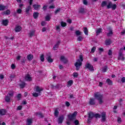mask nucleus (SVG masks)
Masks as SVG:
<instances>
[{
    "instance_id": "nucleus-1",
    "label": "nucleus",
    "mask_w": 125,
    "mask_h": 125,
    "mask_svg": "<svg viewBox=\"0 0 125 125\" xmlns=\"http://www.w3.org/2000/svg\"><path fill=\"white\" fill-rule=\"evenodd\" d=\"M80 59L77 60V62H75L74 66L76 68V71H79L83 65V55H80L79 56Z\"/></svg>"
},
{
    "instance_id": "nucleus-2",
    "label": "nucleus",
    "mask_w": 125,
    "mask_h": 125,
    "mask_svg": "<svg viewBox=\"0 0 125 125\" xmlns=\"http://www.w3.org/2000/svg\"><path fill=\"white\" fill-rule=\"evenodd\" d=\"M94 97L95 99H96L99 101V105H102L104 101H103V95L101 94L100 92H97L94 93Z\"/></svg>"
},
{
    "instance_id": "nucleus-3",
    "label": "nucleus",
    "mask_w": 125,
    "mask_h": 125,
    "mask_svg": "<svg viewBox=\"0 0 125 125\" xmlns=\"http://www.w3.org/2000/svg\"><path fill=\"white\" fill-rule=\"evenodd\" d=\"M77 115H78V112L77 111H74L72 114H68L67 115V119L69 120V121H73L76 119V117H77Z\"/></svg>"
},
{
    "instance_id": "nucleus-4",
    "label": "nucleus",
    "mask_w": 125,
    "mask_h": 125,
    "mask_svg": "<svg viewBox=\"0 0 125 125\" xmlns=\"http://www.w3.org/2000/svg\"><path fill=\"white\" fill-rule=\"evenodd\" d=\"M85 69H88L91 72L94 71V68L93 65H91L90 63H86L85 65Z\"/></svg>"
},
{
    "instance_id": "nucleus-5",
    "label": "nucleus",
    "mask_w": 125,
    "mask_h": 125,
    "mask_svg": "<svg viewBox=\"0 0 125 125\" xmlns=\"http://www.w3.org/2000/svg\"><path fill=\"white\" fill-rule=\"evenodd\" d=\"M35 91L39 94V95H41V93L42 91H43V88L42 87H40L39 86H37L36 87Z\"/></svg>"
},
{
    "instance_id": "nucleus-6",
    "label": "nucleus",
    "mask_w": 125,
    "mask_h": 125,
    "mask_svg": "<svg viewBox=\"0 0 125 125\" xmlns=\"http://www.w3.org/2000/svg\"><path fill=\"white\" fill-rule=\"evenodd\" d=\"M88 103L90 106H93L94 105H95L96 103L95 102V99L90 98Z\"/></svg>"
},
{
    "instance_id": "nucleus-7",
    "label": "nucleus",
    "mask_w": 125,
    "mask_h": 125,
    "mask_svg": "<svg viewBox=\"0 0 125 125\" xmlns=\"http://www.w3.org/2000/svg\"><path fill=\"white\" fill-rule=\"evenodd\" d=\"M64 121V115H62L59 116L58 121V124H61L63 123V121Z\"/></svg>"
},
{
    "instance_id": "nucleus-8",
    "label": "nucleus",
    "mask_w": 125,
    "mask_h": 125,
    "mask_svg": "<svg viewBox=\"0 0 125 125\" xmlns=\"http://www.w3.org/2000/svg\"><path fill=\"white\" fill-rule=\"evenodd\" d=\"M25 80L27 82H32V81H33V78H32L30 74H27L25 75Z\"/></svg>"
},
{
    "instance_id": "nucleus-9",
    "label": "nucleus",
    "mask_w": 125,
    "mask_h": 125,
    "mask_svg": "<svg viewBox=\"0 0 125 125\" xmlns=\"http://www.w3.org/2000/svg\"><path fill=\"white\" fill-rule=\"evenodd\" d=\"M106 112H102L101 117H102V122H106Z\"/></svg>"
},
{
    "instance_id": "nucleus-10",
    "label": "nucleus",
    "mask_w": 125,
    "mask_h": 125,
    "mask_svg": "<svg viewBox=\"0 0 125 125\" xmlns=\"http://www.w3.org/2000/svg\"><path fill=\"white\" fill-rule=\"evenodd\" d=\"M20 82H21V83H19V85L20 88H21V89H23V88H24V87L26 86V83H25V82L21 81V80H20Z\"/></svg>"
},
{
    "instance_id": "nucleus-11",
    "label": "nucleus",
    "mask_w": 125,
    "mask_h": 125,
    "mask_svg": "<svg viewBox=\"0 0 125 125\" xmlns=\"http://www.w3.org/2000/svg\"><path fill=\"white\" fill-rule=\"evenodd\" d=\"M7 111L5 109H0V116H5L6 114Z\"/></svg>"
},
{
    "instance_id": "nucleus-12",
    "label": "nucleus",
    "mask_w": 125,
    "mask_h": 125,
    "mask_svg": "<svg viewBox=\"0 0 125 125\" xmlns=\"http://www.w3.org/2000/svg\"><path fill=\"white\" fill-rule=\"evenodd\" d=\"M47 57L46 58L47 61H48V63H52L53 62V59L51 58V55H49L47 56Z\"/></svg>"
},
{
    "instance_id": "nucleus-13",
    "label": "nucleus",
    "mask_w": 125,
    "mask_h": 125,
    "mask_svg": "<svg viewBox=\"0 0 125 125\" xmlns=\"http://www.w3.org/2000/svg\"><path fill=\"white\" fill-rule=\"evenodd\" d=\"M35 34H36V30H31L30 33H28V36L29 38H32V37H34V36H35Z\"/></svg>"
},
{
    "instance_id": "nucleus-14",
    "label": "nucleus",
    "mask_w": 125,
    "mask_h": 125,
    "mask_svg": "<svg viewBox=\"0 0 125 125\" xmlns=\"http://www.w3.org/2000/svg\"><path fill=\"white\" fill-rule=\"evenodd\" d=\"M8 23H9V21L7 19L3 20L2 21V24L3 26H7V25H8Z\"/></svg>"
},
{
    "instance_id": "nucleus-15",
    "label": "nucleus",
    "mask_w": 125,
    "mask_h": 125,
    "mask_svg": "<svg viewBox=\"0 0 125 125\" xmlns=\"http://www.w3.org/2000/svg\"><path fill=\"white\" fill-rule=\"evenodd\" d=\"M33 124V119L28 118L26 120V125H31Z\"/></svg>"
},
{
    "instance_id": "nucleus-16",
    "label": "nucleus",
    "mask_w": 125,
    "mask_h": 125,
    "mask_svg": "<svg viewBox=\"0 0 125 125\" xmlns=\"http://www.w3.org/2000/svg\"><path fill=\"white\" fill-rule=\"evenodd\" d=\"M33 6L35 10H39V9L41 8V5H38V4H35L33 5Z\"/></svg>"
},
{
    "instance_id": "nucleus-17",
    "label": "nucleus",
    "mask_w": 125,
    "mask_h": 125,
    "mask_svg": "<svg viewBox=\"0 0 125 125\" xmlns=\"http://www.w3.org/2000/svg\"><path fill=\"white\" fill-rule=\"evenodd\" d=\"M88 118L91 119H93L94 117V113L92 111L88 112Z\"/></svg>"
},
{
    "instance_id": "nucleus-18",
    "label": "nucleus",
    "mask_w": 125,
    "mask_h": 125,
    "mask_svg": "<svg viewBox=\"0 0 125 125\" xmlns=\"http://www.w3.org/2000/svg\"><path fill=\"white\" fill-rule=\"evenodd\" d=\"M59 44H60V42L58 41L56 44L53 46V49L54 50H56V48L59 47Z\"/></svg>"
},
{
    "instance_id": "nucleus-19",
    "label": "nucleus",
    "mask_w": 125,
    "mask_h": 125,
    "mask_svg": "<svg viewBox=\"0 0 125 125\" xmlns=\"http://www.w3.org/2000/svg\"><path fill=\"white\" fill-rule=\"evenodd\" d=\"M112 43V41H111V39L106 40L105 41V45H110Z\"/></svg>"
},
{
    "instance_id": "nucleus-20",
    "label": "nucleus",
    "mask_w": 125,
    "mask_h": 125,
    "mask_svg": "<svg viewBox=\"0 0 125 125\" xmlns=\"http://www.w3.org/2000/svg\"><path fill=\"white\" fill-rule=\"evenodd\" d=\"M21 30H22V28L20 26H16L15 28V31L18 33V32H21Z\"/></svg>"
},
{
    "instance_id": "nucleus-21",
    "label": "nucleus",
    "mask_w": 125,
    "mask_h": 125,
    "mask_svg": "<svg viewBox=\"0 0 125 125\" xmlns=\"http://www.w3.org/2000/svg\"><path fill=\"white\" fill-rule=\"evenodd\" d=\"M106 82L107 83V84H108V85H113V82L112 81V80H111V79L109 78L107 79Z\"/></svg>"
},
{
    "instance_id": "nucleus-22",
    "label": "nucleus",
    "mask_w": 125,
    "mask_h": 125,
    "mask_svg": "<svg viewBox=\"0 0 125 125\" xmlns=\"http://www.w3.org/2000/svg\"><path fill=\"white\" fill-rule=\"evenodd\" d=\"M34 58V56L32 54H29L27 56V59L28 61H31Z\"/></svg>"
},
{
    "instance_id": "nucleus-23",
    "label": "nucleus",
    "mask_w": 125,
    "mask_h": 125,
    "mask_svg": "<svg viewBox=\"0 0 125 125\" xmlns=\"http://www.w3.org/2000/svg\"><path fill=\"white\" fill-rule=\"evenodd\" d=\"M31 6L28 5L25 9V12H26V14H29V11H30V10H31Z\"/></svg>"
},
{
    "instance_id": "nucleus-24",
    "label": "nucleus",
    "mask_w": 125,
    "mask_h": 125,
    "mask_svg": "<svg viewBox=\"0 0 125 125\" xmlns=\"http://www.w3.org/2000/svg\"><path fill=\"white\" fill-rule=\"evenodd\" d=\"M61 60H62L63 62V63H64V64H66V63L68 62V61L65 59V57L64 56H61Z\"/></svg>"
},
{
    "instance_id": "nucleus-25",
    "label": "nucleus",
    "mask_w": 125,
    "mask_h": 125,
    "mask_svg": "<svg viewBox=\"0 0 125 125\" xmlns=\"http://www.w3.org/2000/svg\"><path fill=\"white\" fill-rule=\"evenodd\" d=\"M37 116H38L39 118H43L44 116L42 112H37L36 113Z\"/></svg>"
},
{
    "instance_id": "nucleus-26",
    "label": "nucleus",
    "mask_w": 125,
    "mask_h": 125,
    "mask_svg": "<svg viewBox=\"0 0 125 125\" xmlns=\"http://www.w3.org/2000/svg\"><path fill=\"white\" fill-rule=\"evenodd\" d=\"M107 70H108V66L107 65H105L103 67L102 72L103 73H106V72H107Z\"/></svg>"
},
{
    "instance_id": "nucleus-27",
    "label": "nucleus",
    "mask_w": 125,
    "mask_h": 125,
    "mask_svg": "<svg viewBox=\"0 0 125 125\" xmlns=\"http://www.w3.org/2000/svg\"><path fill=\"white\" fill-rule=\"evenodd\" d=\"M39 17V13L38 12H34L33 13V18L34 19H37Z\"/></svg>"
},
{
    "instance_id": "nucleus-28",
    "label": "nucleus",
    "mask_w": 125,
    "mask_h": 125,
    "mask_svg": "<svg viewBox=\"0 0 125 125\" xmlns=\"http://www.w3.org/2000/svg\"><path fill=\"white\" fill-rule=\"evenodd\" d=\"M21 63L22 66H25V64L26 63V59L25 58L22 59Z\"/></svg>"
},
{
    "instance_id": "nucleus-29",
    "label": "nucleus",
    "mask_w": 125,
    "mask_h": 125,
    "mask_svg": "<svg viewBox=\"0 0 125 125\" xmlns=\"http://www.w3.org/2000/svg\"><path fill=\"white\" fill-rule=\"evenodd\" d=\"M73 80H69L67 82V86L68 87H70L73 84Z\"/></svg>"
},
{
    "instance_id": "nucleus-30",
    "label": "nucleus",
    "mask_w": 125,
    "mask_h": 125,
    "mask_svg": "<svg viewBox=\"0 0 125 125\" xmlns=\"http://www.w3.org/2000/svg\"><path fill=\"white\" fill-rule=\"evenodd\" d=\"M102 31V29L101 28H99L98 30H97L96 31V36H99V34L100 33H101Z\"/></svg>"
},
{
    "instance_id": "nucleus-31",
    "label": "nucleus",
    "mask_w": 125,
    "mask_h": 125,
    "mask_svg": "<svg viewBox=\"0 0 125 125\" xmlns=\"http://www.w3.org/2000/svg\"><path fill=\"white\" fill-rule=\"evenodd\" d=\"M113 5V4H112L111 2H109L108 4V5L106 6V8H107V9H110V8H112V5Z\"/></svg>"
},
{
    "instance_id": "nucleus-32",
    "label": "nucleus",
    "mask_w": 125,
    "mask_h": 125,
    "mask_svg": "<svg viewBox=\"0 0 125 125\" xmlns=\"http://www.w3.org/2000/svg\"><path fill=\"white\" fill-rule=\"evenodd\" d=\"M84 33L86 36L88 35V30H87V28L84 27Z\"/></svg>"
},
{
    "instance_id": "nucleus-33",
    "label": "nucleus",
    "mask_w": 125,
    "mask_h": 125,
    "mask_svg": "<svg viewBox=\"0 0 125 125\" xmlns=\"http://www.w3.org/2000/svg\"><path fill=\"white\" fill-rule=\"evenodd\" d=\"M5 100L6 101V102H10V97L8 96H6L5 98Z\"/></svg>"
},
{
    "instance_id": "nucleus-34",
    "label": "nucleus",
    "mask_w": 125,
    "mask_h": 125,
    "mask_svg": "<svg viewBox=\"0 0 125 125\" xmlns=\"http://www.w3.org/2000/svg\"><path fill=\"white\" fill-rule=\"evenodd\" d=\"M112 35H113V30H112V29H110L109 30V32L107 33V37H111Z\"/></svg>"
},
{
    "instance_id": "nucleus-35",
    "label": "nucleus",
    "mask_w": 125,
    "mask_h": 125,
    "mask_svg": "<svg viewBox=\"0 0 125 125\" xmlns=\"http://www.w3.org/2000/svg\"><path fill=\"white\" fill-rule=\"evenodd\" d=\"M94 117H95L96 119H97L98 118H99V119H100V118H101V115L99 113H96L94 114Z\"/></svg>"
},
{
    "instance_id": "nucleus-36",
    "label": "nucleus",
    "mask_w": 125,
    "mask_h": 125,
    "mask_svg": "<svg viewBox=\"0 0 125 125\" xmlns=\"http://www.w3.org/2000/svg\"><path fill=\"white\" fill-rule=\"evenodd\" d=\"M40 60L42 62H44V55L42 54L40 57Z\"/></svg>"
},
{
    "instance_id": "nucleus-37",
    "label": "nucleus",
    "mask_w": 125,
    "mask_h": 125,
    "mask_svg": "<svg viewBox=\"0 0 125 125\" xmlns=\"http://www.w3.org/2000/svg\"><path fill=\"white\" fill-rule=\"evenodd\" d=\"M3 14H5V15H9L10 14V10H7L3 12Z\"/></svg>"
},
{
    "instance_id": "nucleus-38",
    "label": "nucleus",
    "mask_w": 125,
    "mask_h": 125,
    "mask_svg": "<svg viewBox=\"0 0 125 125\" xmlns=\"http://www.w3.org/2000/svg\"><path fill=\"white\" fill-rule=\"evenodd\" d=\"M106 5H107V1H103L102 2V4H101L102 7H104V6H106Z\"/></svg>"
},
{
    "instance_id": "nucleus-39",
    "label": "nucleus",
    "mask_w": 125,
    "mask_h": 125,
    "mask_svg": "<svg viewBox=\"0 0 125 125\" xmlns=\"http://www.w3.org/2000/svg\"><path fill=\"white\" fill-rule=\"evenodd\" d=\"M61 25L62 27H66L67 26V23L64 22V21H61Z\"/></svg>"
},
{
    "instance_id": "nucleus-40",
    "label": "nucleus",
    "mask_w": 125,
    "mask_h": 125,
    "mask_svg": "<svg viewBox=\"0 0 125 125\" xmlns=\"http://www.w3.org/2000/svg\"><path fill=\"white\" fill-rule=\"evenodd\" d=\"M16 77V75H15V74H11L10 75L9 78L11 81H12V80H13V79H14Z\"/></svg>"
},
{
    "instance_id": "nucleus-41",
    "label": "nucleus",
    "mask_w": 125,
    "mask_h": 125,
    "mask_svg": "<svg viewBox=\"0 0 125 125\" xmlns=\"http://www.w3.org/2000/svg\"><path fill=\"white\" fill-rule=\"evenodd\" d=\"M45 19L46 21H50V19H51V18H50V16H49V15H47L45 17Z\"/></svg>"
},
{
    "instance_id": "nucleus-42",
    "label": "nucleus",
    "mask_w": 125,
    "mask_h": 125,
    "mask_svg": "<svg viewBox=\"0 0 125 125\" xmlns=\"http://www.w3.org/2000/svg\"><path fill=\"white\" fill-rule=\"evenodd\" d=\"M54 115L55 117H58V115H59V112L58 111V110L56 109L55 110Z\"/></svg>"
},
{
    "instance_id": "nucleus-43",
    "label": "nucleus",
    "mask_w": 125,
    "mask_h": 125,
    "mask_svg": "<svg viewBox=\"0 0 125 125\" xmlns=\"http://www.w3.org/2000/svg\"><path fill=\"white\" fill-rule=\"evenodd\" d=\"M79 13H84V8H81L79 10Z\"/></svg>"
},
{
    "instance_id": "nucleus-44",
    "label": "nucleus",
    "mask_w": 125,
    "mask_h": 125,
    "mask_svg": "<svg viewBox=\"0 0 125 125\" xmlns=\"http://www.w3.org/2000/svg\"><path fill=\"white\" fill-rule=\"evenodd\" d=\"M73 77H74V78H78V77H79V74L77 72H74L73 73Z\"/></svg>"
},
{
    "instance_id": "nucleus-45",
    "label": "nucleus",
    "mask_w": 125,
    "mask_h": 125,
    "mask_svg": "<svg viewBox=\"0 0 125 125\" xmlns=\"http://www.w3.org/2000/svg\"><path fill=\"white\" fill-rule=\"evenodd\" d=\"M95 50H96V47H93L91 48V52H92V53H94V52H95Z\"/></svg>"
},
{
    "instance_id": "nucleus-46",
    "label": "nucleus",
    "mask_w": 125,
    "mask_h": 125,
    "mask_svg": "<svg viewBox=\"0 0 125 125\" xmlns=\"http://www.w3.org/2000/svg\"><path fill=\"white\" fill-rule=\"evenodd\" d=\"M5 9V6L0 5V10H4Z\"/></svg>"
},
{
    "instance_id": "nucleus-47",
    "label": "nucleus",
    "mask_w": 125,
    "mask_h": 125,
    "mask_svg": "<svg viewBox=\"0 0 125 125\" xmlns=\"http://www.w3.org/2000/svg\"><path fill=\"white\" fill-rule=\"evenodd\" d=\"M83 38L82 36H79L78 38H77V41L78 42H82V41H83Z\"/></svg>"
},
{
    "instance_id": "nucleus-48",
    "label": "nucleus",
    "mask_w": 125,
    "mask_h": 125,
    "mask_svg": "<svg viewBox=\"0 0 125 125\" xmlns=\"http://www.w3.org/2000/svg\"><path fill=\"white\" fill-rule=\"evenodd\" d=\"M111 8H112V10H115V9H116V8H117V4H113L111 6Z\"/></svg>"
},
{
    "instance_id": "nucleus-49",
    "label": "nucleus",
    "mask_w": 125,
    "mask_h": 125,
    "mask_svg": "<svg viewBox=\"0 0 125 125\" xmlns=\"http://www.w3.org/2000/svg\"><path fill=\"white\" fill-rule=\"evenodd\" d=\"M120 54H119V57L118 58V60H122V61H125V58L124 57H122V58L121 59V57H120Z\"/></svg>"
},
{
    "instance_id": "nucleus-50",
    "label": "nucleus",
    "mask_w": 125,
    "mask_h": 125,
    "mask_svg": "<svg viewBox=\"0 0 125 125\" xmlns=\"http://www.w3.org/2000/svg\"><path fill=\"white\" fill-rule=\"evenodd\" d=\"M17 97L18 100H21V97H22V95L21 94H19L17 95Z\"/></svg>"
},
{
    "instance_id": "nucleus-51",
    "label": "nucleus",
    "mask_w": 125,
    "mask_h": 125,
    "mask_svg": "<svg viewBox=\"0 0 125 125\" xmlns=\"http://www.w3.org/2000/svg\"><path fill=\"white\" fill-rule=\"evenodd\" d=\"M76 35H77V36H81V35H82V33L81 32V31H80V30H77L76 31Z\"/></svg>"
},
{
    "instance_id": "nucleus-52",
    "label": "nucleus",
    "mask_w": 125,
    "mask_h": 125,
    "mask_svg": "<svg viewBox=\"0 0 125 125\" xmlns=\"http://www.w3.org/2000/svg\"><path fill=\"white\" fill-rule=\"evenodd\" d=\"M74 124L75 125H80V121H79V120H76L74 121Z\"/></svg>"
},
{
    "instance_id": "nucleus-53",
    "label": "nucleus",
    "mask_w": 125,
    "mask_h": 125,
    "mask_svg": "<svg viewBox=\"0 0 125 125\" xmlns=\"http://www.w3.org/2000/svg\"><path fill=\"white\" fill-rule=\"evenodd\" d=\"M39 95H40V94L36 92L33 93V96H34V97H38Z\"/></svg>"
},
{
    "instance_id": "nucleus-54",
    "label": "nucleus",
    "mask_w": 125,
    "mask_h": 125,
    "mask_svg": "<svg viewBox=\"0 0 125 125\" xmlns=\"http://www.w3.org/2000/svg\"><path fill=\"white\" fill-rule=\"evenodd\" d=\"M112 54H113V52L112 51V50L110 49L108 50V55L109 56H112Z\"/></svg>"
},
{
    "instance_id": "nucleus-55",
    "label": "nucleus",
    "mask_w": 125,
    "mask_h": 125,
    "mask_svg": "<svg viewBox=\"0 0 125 125\" xmlns=\"http://www.w3.org/2000/svg\"><path fill=\"white\" fill-rule=\"evenodd\" d=\"M60 10H61V8H58L55 11V14H57L58 12H60Z\"/></svg>"
},
{
    "instance_id": "nucleus-56",
    "label": "nucleus",
    "mask_w": 125,
    "mask_h": 125,
    "mask_svg": "<svg viewBox=\"0 0 125 125\" xmlns=\"http://www.w3.org/2000/svg\"><path fill=\"white\" fill-rule=\"evenodd\" d=\"M17 13H18L19 14H21V12H22V10L21 9H18L17 10Z\"/></svg>"
},
{
    "instance_id": "nucleus-57",
    "label": "nucleus",
    "mask_w": 125,
    "mask_h": 125,
    "mask_svg": "<svg viewBox=\"0 0 125 125\" xmlns=\"http://www.w3.org/2000/svg\"><path fill=\"white\" fill-rule=\"evenodd\" d=\"M117 122L118 124H120L121 123H122V118H121V117H118L117 119Z\"/></svg>"
},
{
    "instance_id": "nucleus-58",
    "label": "nucleus",
    "mask_w": 125,
    "mask_h": 125,
    "mask_svg": "<svg viewBox=\"0 0 125 125\" xmlns=\"http://www.w3.org/2000/svg\"><path fill=\"white\" fill-rule=\"evenodd\" d=\"M11 68L12 70H14V69H15V68H16V66H15V64H12L11 66Z\"/></svg>"
},
{
    "instance_id": "nucleus-59",
    "label": "nucleus",
    "mask_w": 125,
    "mask_h": 125,
    "mask_svg": "<svg viewBox=\"0 0 125 125\" xmlns=\"http://www.w3.org/2000/svg\"><path fill=\"white\" fill-rule=\"evenodd\" d=\"M83 3L84 4V5H87V1L86 0H83Z\"/></svg>"
},
{
    "instance_id": "nucleus-60",
    "label": "nucleus",
    "mask_w": 125,
    "mask_h": 125,
    "mask_svg": "<svg viewBox=\"0 0 125 125\" xmlns=\"http://www.w3.org/2000/svg\"><path fill=\"white\" fill-rule=\"evenodd\" d=\"M8 94L9 97H12L13 95H14V94L13 93H9Z\"/></svg>"
},
{
    "instance_id": "nucleus-61",
    "label": "nucleus",
    "mask_w": 125,
    "mask_h": 125,
    "mask_svg": "<svg viewBox=\"0 0 125 125\" xmlns=\"http://www.w3.org/2000/svg\"><path fill=\"white\" fill-rule=\"evenodd\" d=\"M65 105H66V107H69L70 106V103L69 102H66Z\"/></svg>"
},
{
    "instance_id": "nucleus-62",
    "label": "nucleus",
    "mask_w": 125,
    "mask_h": 125,
    "mask_svg": "<svg viewBox=\"0 0 125 125\" xmlns=\"http://www.w3.org/2000/svg\"><path fill=\"white\" fill-rule=\"evenodd\" d=\"M91 120H92V118H89V117H88L87 123L88 124L91 123Z\"/></svg>"
},
{
    "instance_id": "nucleus-63",
    "label": "nucleus",
    "mask_w": 125,
    "mask_h": 125,
    "mask_svg": "<svg viewBox=\"0 0 125 125\" xmlns=\"http://www.w3.org/2000/svg\"><path fill=\"white\" fill-rule=\"evenodd\" d=\"M121 82L122 83H125V77H123L121 79Z\"/></svg>"
},
{
    "instance_id": "nucleus-64",
    "label": "nucleus",
    "mask_w": 125,
    "mask_h": 125,
    "mask_svg": "<svg viewBox=\"0 0 125 125\" xmlns=\"http://www.w3.org/2000/svg\"><path fill=\"white\" fill-rule=\"evenodd\" d=\"M17 110H22V106L19 105L17 108Z\"/></svg>"
}]
</instances>
